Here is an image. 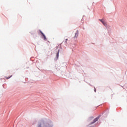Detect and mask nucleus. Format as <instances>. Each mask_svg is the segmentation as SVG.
Instances as JSON below:
<instances>
[{"mask_svg":"<svg viewBox=\"0 0 127 127\" xmlns=\"http://www.w3.org/2000/svg\"><path fill=\"white\" fill-rule=\"evenodd\" d=\"M99 20L101 22V23H102L104 24V25L105 26H107V23L106 22H105V21H103V20L102 19H100Z\"/></svg>","mask_w":127,"mask_h":127,"instance_id":"nucleus-1","label":"nucleus"},{"mask_svg":"<svg viewBox=\"0 0 127 127\" xmlns=\"http://www.w3.org/2000/svg\"><path fill=\"white\" fill-rule=\"evenodd\" d=\"M40 32H41V34L43 35L44 40H47V39L46 38V37L45 36V35H44V34H43L41 31H40Z\"/></svg>","mask_w":127,"mask_h":127,"instance_id":"nucleus-2","label":"nucleus"},{"mask_svg":"<svg viewBox=\"0 0 127 127\" xmlns=\"http://www.w3.org/2000/svg\"><path fill=\"white\" fill-rule=\"evenodd\" d=\"M99 120V118H96V119H94L93 122L91 123L92 124H93L94 123H95L96 121H98Z\"/></svg>","mask_w":127,"mask_h":127,"instance_id":"nucleus-3","label":"nucleus"},{"mask_svg":"<svg viewBox=\"0 0 127 127\" xmlns=\"http://www.w3.org/2000/svg\"><path fill=\"white\" fill-rule=\"evenodd\" d=\"M78 35H79V32H77L75 33V35L74 37H78Z\"/></svg>","mask_w":127,"mask_h":127,"instance_id":"nucleus-4","label":"nucleus"},{"mask_svg":"<svg viewBox=\"0 0 127 127\" xmlns=\"http://www.w3.org/2000/svg\"><path fill=\"white\" fill-rule=\"evenodd\" d=\"M58 57H59V50L57 54V59H58Z\"/></svg>","mask_w":127,"mask_h":127,"instance_id":"nucleus-5","label":"nucleus"},{"mask_svg":"<svg viewBox=\"0 0 127 127\" xmlns=\"http://www.w3.org/2000/svg\"><path fill=\"white\" fill-rule=\"evenodd\" d=\"M68 40V39H66L65 41H64V43H65V44H67V41Z\"/></svg>","mask_w":127,"mask_h":127,"instance_id":"nucleus-6","label":"nucleus"},{"mask_svg":"<svg viewBox=\"0 0 127 127\" xmlns=\"http://www.w3.org/2000/svg\"><path fill=\"white\" fill-rule=\"evenodd\" d=\"M12 75H11L10 76H9V77H6L5 78H6V79H9V78H11V77L12 76Z\"/></svg>","mask_w":127,"mask_h":127,"instance_id":"nucleus-7","label":"nucleus"},{"mask_svg":"<svg viewBox=\"0 0 127 127\" xmlns=\"http://www.w3.org/2000/svg\"><path fill=\"white\" fill-rule=\"evenodd\" d=\"M97 107H94L93 109V110H96Z\"/></svg>","mask_w":127,"mask_h":127,"instance_id":"nucleus-8","label":"nucleus"},{"mask_svg":"<svg viewBox=\"0 0 127 127\" xmlns=\"http://www.w3.org/2000/svg\"><path fill=\"white\" fill-rule=\"evenodd\" d=\"M92 119H93V117H92L91 118H90V120H92Z\"/></svg>","mask_w":127,"mask_h":127,"instance_id":"nucleus-9","label":"nucleus"},{"mask_svg":"<svg viewBox=\"0 0 127 127\" xmlns=\"http://www.w3.org/2000/svg\"><path fill=\"white\" fill-rule=\"evenodd\" d=\"M94 91H95V92H96V88H94Z\"/></svg>","mask_w":127,"mask_h":127,"instance_id":"nucleus-10","label":"nucleus"}]
</instances>
